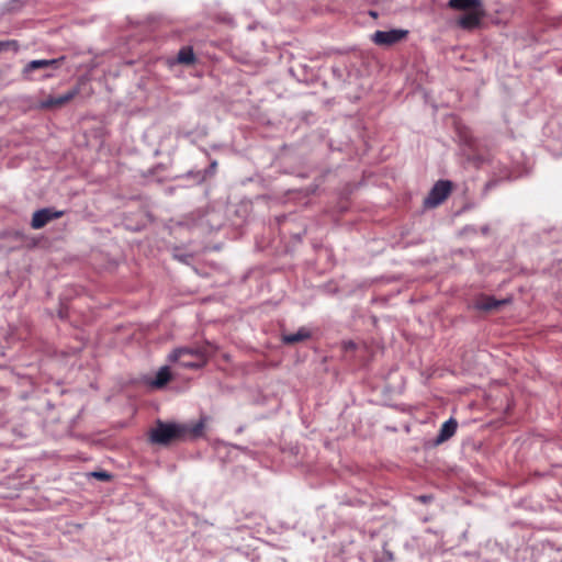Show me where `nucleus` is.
Listing matches in <instances>:
<instances>
[{"label":"nucleus","instance_id":"nucleus-1","mask_svg":"<svg viewBox=\"0 0 562 562\" xmlns=\"http://www.w3.org/2000/svg\"><path fill=\"white\" fill-rule=\"evenodd\" d=\"M452 9L467 11L458 19V25L464 30H473L479 26L483 16L480 0H449Z\"/></svg>","mask_w":562,"mask_h":562},{"label":"nucleus","instance_id":"nucleus-2","mask_svg":"<svg viewBox=\"0 0 562 562\" xmlns=\"http://www.w3.org/2000/svg\"><path fill=\"white\" fill-rule=\"evenodd\" d=\"M169 360L183 368L199 369L206 363V352L204 348L181 347L169 355Z\"/></svg>","mask_w":562,"mask_h":562},{"label":"nucleus","instance_id":"nucleus-3","mask_svg":"<svg viewBox=\"0 0 562 562\" xmlns=\"http://www.w3.org/2000/svg\"><path fill=\"white\" fill-rule=\"evenodd\" d=\"M183 434V428L176 424H165L158 422L157 426L150 431V440L158 445H168Z\"/></svg>","mask_w":562,"mask_h":562},{"label":"nucleus","instance_id":"nucleus-4","mask_svg":"<svg viewBox=\"0 0 562 562\" xmlns=\"http://www.w3.org/2000/svg\"><path fill=\"white\" fill-rule=\"evenodd\" d=\"M452 186L451 182L448 180H440L438 181L432 189L430 190L429 194L424 201V204L428 207H435L442 203L451 192Z\"/></svg>","mask_w":562,"mask_h":562},{"label":"nucleus","instance_id":"nucleus-5","mask_svg":"<svg viewBox=\"0 0 562 562\" xmlns=\"http://www.w3.org/2000/svg\"><path fill=\"white\" fill-rule=\"evenodd\" d=\"M79 92H80V88L75 87V88L70 89L69 91H67L66 93H64L63 95H59V97L49 95L38 103V108L45 109V110L63 108L68 102H70L75 97H77L79 94Z\"/></svg>","mask_w":562,"mask_h":562},{"label":"nucleus","instance_id":"nucleus-6","mask_svg":"<svg viewBox=\"0 0 562 562\" xmlns=\"http://www.w3.org/2000/svg\"><path fill=\"white\" fill-rule=\"evenodd\" d=\"M407 34L404 30H391V31H376L372 41L376 45L389 46L403 40Z\"/></svg>","mask_w":562,"mask_h":562},{"label":"nucleus","instance_id":"nucleus-7","mask_svg":"<svg viewBox=\"0 0 562 562\" xmlns=\"http://www.w3.org/2000/svg\"><path fill=\"white\" fill-rule=\"evenodd\" d=\"M64 215L63 211H54L53 209H42L33 214L31 225L34 229L44 227L48 222L59 218Z\"/></svg>","mask_w":562,"mask_h":562},{"label":"nucleus","instance_id":"nucleus-8","mask_svg":"<svg viewBox=\"0 0 562 562\" xmlns=\"http://www.w3.org/2000/svg\"><path fill=\"white\" fill-rule=\"evenodd\" d=\"M59 65V59H36L32 60L29 64L25 65L23 68V76L26 79H30L31 72L37 69H46V68H57Z\"/></svg>","mask_w":562,"mask_h":562},{"label":"nucleus","instance_id":"nucleus-9","mask_svg":"<svg viewBox=\"0 0 562 562\" xmlns=\"http://www.w3.org/2000/svg\"><path fill=\"white\" fill-rule=\"evenodd\" d=\"M457 427L458 423L453 418L445 422L439 430L437 438L435 439V443L440 445L450 439L456 434Z\"/></svg>","mask_w":562,"mask_h":562},{"label":"nucleus","instance_id":"nucleus-10","mask_svg":"<svg viewBox=\"0 0 562 562\" xmlns=\"http://www.w3.org/2000/svg\"><path fill=\"white\" fill-rule=\"evenodd\" d=\"M310 337H311V331L307 328L302 327L296 333L284 334L282 336V341L288 345H294L300 341L306 340Z\"/></svg>","mask_w":562,"mask_h":562},{"label":"nucleus","instance_id":"nucleus-11","mask_svg":"<svg viewBox=\"0 0 562 562\" xmlns=\"http://www.w3.org/2000/svg\"><path fill=\"white\" fill-rule=\"evenodd\" d=\"M506 301H498L490 296L481 297L476 301L475 306L482 311L497 310L501 305L505 304Z\"/></svg>","mask_w":562,"mask_h":562},{"label":"nucleus","instance_id":"nucleus-12","mask_svg":"<svg viewBox=\"0 0 562 562\" xmlns=\"http://www.w3.org/2000/svg\"><path fill=\"white\" fill-rule=\"evenodd\" d=\"M171 379V374L168 367H161L157 372L155 379L150 382V385L155 389L165 386Z\"/></svg>","mask_w":562,"mask_h":562},{"label":"nucleus","instance_id":"nucleus-13","mask_svg":"<svg viewBox=\"0 0 562 562\" xmlns=\"http://www.w3.org/2000/svg\"><path fill=\"white\" fill-rule=\"evenodd\" d=\"M178 61L180 64L190 65L194 61V53L190 47H184L178 53Z\"/></svg>","mask_w":562,"mask_h":562},{"label":"nucleus","instance_id":"nucleus-14","mask_svg":"<svg viewBox=\"0 0 562 562\" xmlns=\"http://www.w3.org/2000/svg\"><path fill=\"white\" fill-rule=\"evenodd\" d=\"M16 46L15 41H0V52L7 49L10 46Z\"/></svg>","mask_w":562,"mask_h":562},{"label":"nucleus","instance_id":"nucleus-15","mask_svg":"<svg viewBox=\"0 0 562 562\" xmlns=\"http://www.w3.org/2000/svg\"><path fill=\"white\" fill-rule=\"evenodd\" d=\"M93 475L101 480H108L110 477L106 472H95Z\"/></svg>","mask_w":562,"mask_h":562},{"label":"nucleus","instance_id":"nucleus-16","mask_svg":"<svg viewBox=\"0 0 562 562\" xmlns=\"http://www.w3.org/2000/svg\"><path fill=\"white\" fill-rule=\"evenodd\" d=\"M216 166H217L216 161H213V162H212V165H211V167H212L213 169H215V168H216Z\"/></svg>","mask_w":562,"mask_h":562},{"label":"nucleus","instance_id":"nucleus-17","mask_svg":"<svg viewBox=\"0 0 562 562\" xmlns=\"http://www.w3.org/2000/svg\"><path fill=\"white\" fill-rule=\"evenodd\" d=\"M428 498H429V497H427V496H423V497H422V501H423V502H426Z\"/></svg>","mask_w":562,"mask_h":562}]
</instances>
